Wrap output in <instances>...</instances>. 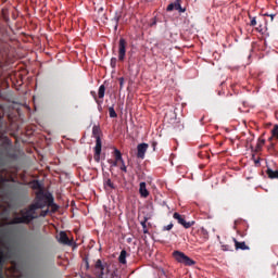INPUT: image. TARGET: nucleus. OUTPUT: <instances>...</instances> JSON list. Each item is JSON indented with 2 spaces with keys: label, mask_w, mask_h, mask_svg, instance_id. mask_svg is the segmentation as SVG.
Instances as JSON below:
<instances>
[{
  "label": "nucleus",
  "mask_w": 278,
  "mask_h": 278,
  "mask_svg": "<svg viewBox=\"0 0 278 278\" xmlns=\"http://www.w3.org/2000/svg\"><path fill=\"white\" fill-rule=\"evenodd\" d=\"M47 207V193L45 190L36 192L34 203L20 211V216H14L9 225H30L33 220L38 218V210Z\"/></svg>",
  "instance_id": "obj_1"
},
{
  "label": "nucleus",
  "mask_w": 278,
  "mask_h": 278,
  "mask_svg": "<svg viewBox=\"0 0 278 278\" xmlns=\"http://www.w3.org/2000/svg\"><path fill=\"white\" fill-rule=\"evenodd\" d=\"M93 275L96 278H108V275H110V266L108 263H103L101 258L97 260L93 266Z\"/></svg>",
  "instance_id": "obj_2"
},
{
  "label": "nucleus",
  "mask_w": 278,
  "mask_h": 278,
  "mask_svg": "<svg viewBox=\"0 0 278 278\" xmlns=\"http://www.w3.org/2000/svg\"><path fill=\"white\" fill-rule=\"evenodd\" d=\"M173 257L179 264H184V266H194V264H197V262H194V260L190 258V256L186 255V253H184L181 251H174Z\"/></svg>",
  "instance_id": "obj_3"
},
{
  "label": "nucleus",
  "mask_w": 278,
  "mask_h": 278,
  "mask_svg": "<svg viewBox=\"0 0 278 278\" xmlns=\"http://www.w3.org/2000/svg\"><path fill=\"white\" fill-rule=\"evenodd\" d=\"M127 47H128L127 39L119 38L118 50H117L118 62H125V58L127 56Z\"/></svg>",
  "instance_id": "obj_4"
},
{
  "label": "nucleus",
  "mask_w": 278,
  "mask_h": 278,
  "mask_svg": "<svg viewBox=\"0 0 278 278\" xmlns=\"http://www.w3.org/2000/svg\"><path fill=\"white\" fill-rule=\"evenodd\" d=\"M173 218L177 220L178 225H181L185 229H190V227H194L197 222L191 220V222H186V216L175 212L173 214Z\"/></svg>",
  "instance_id": "obj_5"
},
{
  "label": "nucleus",
  "mask_w": 278,
  "mask_h": 278,
  "mask_svg": "<svg viewBox=\"0 0 278 278\" xmlns=\"http://www.w3.org/2000/svg\"><path fill=\"white\" fill-rule=\"evenodd\" d=\"M148 150H149V143H139L137 146V157L139 160H144V155Z\"/></svg>",
  "instance_id": "obj_6"
},
{
  "label": "nucleus",
  "mask_w": 278,
  "mask_h": 278,
  "mask_svg": "<svg viewBox=\"0 0 278 278\" xmlns=\"http://www.w3.org/2000/svg\"><path fill=\"white\" fill-rule=\"evenodd\" d=\"M101 149H102L101 138H98L96 139L94 155H93V160L96 162H99L101 160Z\"/></svg>",
  "instance_id": "obj_7"
},
{
  "label": "nucleus",
  "mask_w": 278,
  "mask_h": 278,
  "mask_svg": "<svg viewBox=\"0 0 278 278\" xmlns=\"http://www.w3.org/2000/svg\"><path fill=\"white\" fill-rule=\"evenodd\" d=\"M59 242L61 244H66L67 247H73V240L68 239V235H66L64 231L60 232Z\"/></svg>",
  "instance_id": "obj_8"
},
{
  "label": "nucleus",
  "mask_w": 278,
  "mask_h": 278,
  "mask_svg": "<svg viewBox=\"0 0 278 278\" xmlns=\"http://www.w3.org/2000/svg\"><path fill=\"white\" fill-rule=\"evenodd\" d=\"M10 257H12V252L0 251V268L5 264V260H10Z\"/></svg>",
  "instance_id": "obj_9"
},
{
  "label": "nucleus",
  "mask_w": 278,
  "mask_h": 278,
  "mask_svg": "<svg viewBox=\"0 0 278 278\" xmlns=\"http://www.w3.org/2000/svg\"><path fill=\"white\" fill-rule=\"evenodd\" d=\"M139 193L143 199H147V197H149V190L147 189V182H140Z\"/></svg>",
  "instance_id": "obj_10"
},
{
  "label": "nucleus",
  "mask_w": 278,
  "mask_h": 278,
  "mask_svg": "<svg viewBox=\"0 0 278 278\" xmlns=\"http://www.w3.org/2000/svg\"><path fill=\"white\" fill-rule=\"evenodd\" d=\"M235 242V248L236 250H241V251H249V245H247L245 242H239L237 239H233Z\"/></svg>",
  "instance_id": "obj_11"
},
{
  "label": "nucleus",
  "mask_w": 278,
  "mask_h": 278,
  "mask_svg": "<svg viewBox=\"0 0 278 278\" xmlns=\"http://www.w3.org/2000/svg\"><path fill=\"white\" fill-rule=\"evenodd\" d=\"M113 155L115 157V162L118 164L125 162V160H123V153H121V150L118 149H114L113 151Z\"/></svg>",
  "instance_id": "obj_12"
},
{
  "label": "nucleus",
  "mask_w": 278,
  "mask_h": 278,
  "mask_svg": "<svg viewBox=\"0 0 278 278\" xmlns=\"http://www.w3.org/2000/svg\"><path fill=\"white\" fill-rule=\"evenodd\" d=\"M266 175L269 179H278V170H273L270 167L267 168Z\"/></svg>",
  "instance_id": "obj_13"
},
{
  "label": "nucleus",
  "mask_w": 278,
  "mask_h": 278,
  "mask_svg": "<svg viewBox=\"0 0 278 278\" xmlns=\"http://www.w3.org/2000/svg\"><path fill=\"white\" fill-rule=\"evenodd\" d=\"M118 262H119V264H127V251L126 250L121 251Z\"/></svg>",
  "instance_id": "obj_14"
},
{
  "label": "nucleus",
  "mask_w": 278,
  "mask_h": 278,
  "mask_svg": "<svg viewBox=\"0 0 278 278\" xmlns=\"http://www.w3.org/2000/svg\"><path fill=\"white\" fill-rule=\"evenodd\" d=\"M92 136L98 140V138H101V128L97 125L92 127Z\"/></svg>",
  "instance_id": "obj_15"
},
{
  "label": "nucleus",
  "mask_w": 278,
  "mask_h": 278,
  "mask_svg": "<svg viewBox=\"0 0 278 278\" xmlns=\"http://www.w3.org/2000/svg\"><path fill=\"white\" fill-rule=\"evenodd\" d=\"M31 188H33V190H39V192H40V190H43L42 185L38 180H34L31 182Z\"/></svg>",
  "instance_id": "obj_16"
},
{
  "label": "nucleus",
  "mask_w": 278,
  "mask_h": 278,
  "mask_svg": "<svg viewBox=\"0 0 278 278\" xmlns=\"http://www.w3.org/2000/svg\"><path fill=\"white\" fill-rule=\"evenodd\" d=\"M264 144H266V140L258 139V141L256 143V148H255L256 153L262 151V147H264Z\"/></svg>",
  "instance_id": "obj_17"
},
{
  "label": "nucleus",
  "mask_w": 278,
  "mask_h": 278,
  "mask_svg": "<svg viewBox=\"0 0 278 278\" xmlns=\"http://www.w3.org/2000/svg\"><path fill=\"white\" fill-rule=\"evenodd\" d=\"M148 222H149V217H144L143 220L140 222V225L143 229V233H149V229H147Z\"/></svg>",
  "instance_id": "obj_18"
},
{
  "label": "nucleus",
  "mask_w": 278,
  "mask_h": 278,
  "mask_svg": "<svg viewBox=\"0 0 278 278\" xmlns=\"http://www.w3.org/2000/svg\"><path fill=\"white\" fill-rule=\"evenodd\" d=\"M98 97L99 99H103V97H105V85H101L99 87Z\"/></svg>",
  "instance_id": "obj_19"
},
{
  "label": "nucleus",
  "mask_w": 278,
  "mask_h": 278,
  "mask_svg": "<svg viewBox=\"0 0 278 278\" xmlns=\"http://www.w3.org/2000/svg\"><path fill=\"white\" fill-rule=\"evenodd\" d=\"M109 116L110 118H118V114H116V111L114 110V105L109 108Z\"/></svg>",
  "instance_id": "obj_20"
},
{
  "label": "nucleus",
  "mask_w": 278,
  "mask_h": 278,
  "mask_svg": "<svg viewBox=\"0 0 278 278\" xmlns=\"http://www.w3.org/2000/svg\"><path fill=\"white\" fill-rule=\"evenodd\" d=\"M46 205H53V195L51 193H46Z\"/></svg>",
  "instance_id": "obj_21"
},
{
  "label": "nucleus",
  "mask_w": 278,
  "mask_h": 278,
  "mask_svg": "<svg viewBox=\"0 0 278 278\" xmlns=\"http://www.w3.org/2000/svg\"><path fill=\"white\" fill-rule=\"evenodd\" d=\"M273 138H276L278 140V125H276L271 130V137H269V141L273 140Z\"/></svg>",
  "instance_id": "obj_22"
},
{
  "label": "nucleus",
  "mask_w": 278,
  "mask_h": 278,
  "mask_svg": "<svg viewBox=\"0 0 278 278\" xmlns=\"http://www.w3.org/2000/svg\"><path fill=\"white\" fill-rule=\"evenodd\" d=\"M112 21L115 24L114 30L117 31V29H118V22L121 21V15H115Z\"/></svg>",
  "instance_id": "obj_23"
},
{
  "label": "nucleus",
  "mask_w": 278,
  "mask_h": 278,
  "mask_svg": "<svg viewBox=\"0 0 278 278\" xmlns=\"http://www.w3.org/2000/svg\"><path fill=\"white\" fill-rule=\"evenodd\" d=\"M104 186H108L109 188H111V190H116V186H114V182H112V179H106V181L104 182Z\"/></svg>",
  "instance_id": "obj_24"
},
{
  "label": "nucleus",
  "mask_w": 278,
  "mask_h": 278,
  "mask_svg": "<svg viewBox=\"0 0 278 278\" xmlns=\"http://www.w3.org/2000/svg\"><path fill=\"white\" fill-rule=\"evenodd\" d=\"M174 10H177L178 12H186V9H182L179 2H175Z\"/></svg>",
  "instance_id": "obj_25"
},
{
  "label": "nucleus",
  "mask_w": 278,
  "mask_h": 278,
  "mask_svg": "<svg viewBox=\"0 0 278 278\" xmlns=\"http://www.w3.org/2000/svg\"><path fill=\"white\" fill-rule=\"evenodd\" d=\"M118 62V59L112 58L111 59V68H116V63Z\"/></svg>",
  "instance_id": "obj_26"
},
{
  "label": "nucleus",
  "mask_w": 278,
  "mask_h": 278,
  "mask_svg": "<svg viewBox=\"0 0 278 278\" xmlns=\"http://www.w3.org/2000/svg\"><path fill=\"white\" fill-rule=\"evenodd\" d=\"M91 97H93L96 103H98L99 105H101V101H99V99H97V92L96 91H90Z\"/></svg>",
  "instance_id": "obj_27"
},
{
  "label": "nucleus",
  "mask_w": 278,
  "mask_h": 278,
  "mask_svg": "<svg viewBox=\"0 0 278 278\" xmlns=\"http://www.w3.org/2000/svg\"><path fill=\"white\" fill-rule=\"evenodd\" d=\"M173 227H174V224L170 223L169 225L164 226L163 229H162V231H170V229H173Z\"/></svg>",
  "instance_id": "obj_28"
},
{
  "label": "nucleus",
  "mask_w": 278,
  "mask_h": 278,
  "mask_svg": "<svg viewBox=\"0 0 278 278\" xmlns=\"http://www.w3.org/2000/svg\"><path fill=\"white\" fill-rule=\"evenodd\" d=\"M118 81H119V90H123V88H124V86H125V78H124V77H121V78L118 79Z\"/></svg>",
  "instance_id": "obj_29"
},
{
  "label": "nucleus",
  "mask_w": 278,
  "mask_h": 278,
  "mask_svg": "<svg viewBox=\"0 0 278 278\" xmlns=\"http://www.w3.org/2000/svg\"><path fill=\"white\" fill-rule=\"evenodd\" d=\"M121 164V170L123 172V173H127V165H125V161H123V163H119Z\"/></svg>",
  "instance_id": "obj_30"
},
{
  "label": "nucleus",
  "mask_w": 278,
  "mask_h": 278,
  "mask_svg": "<svg viewBox=\"0 0 278 278\" xmlns=\"http://www.w3.org/2000/svg\"><path fill=\"white\" fill-rule=\"evenodd\" d=\"M47 214H49V210L41 211L40 214L38 215V218H40V216H41L42 218H45V216H47Z\"/></svg>",
  "instance_id": "obj_31"
},
{
  "label": "nucleus",
  "mask_w": 278,
  "mask_h": 278,
  "mask_svg": "<svg viewBox=\"0 0 278 278\" xmlns=\"http://www.w3.org/2000/svg\"><path fill=\"white\" fill-rule=\"evenodd\" d=\"M175 10V3H170L167 5V12H173Z\"/></svg>",
  "instance_id": "obj_32"
},
{
  "label": "nucleus",
  "mask_w": 278,
  "mask_h": 278,
  "mask_svg": "<svg viewBox=\"0 0 278 278\" xmlns=\"http://www.w3.org/2000/svg\"><path fill=\"white\" fill-rule=\"evenodd\" d=\"M250 25L251 27H255V25H257V20L255 17H252Z\"/></svg>",
  "instance_id": "obj_33"
},
{
  "label": "nucleus",
  "mask_w": 278,
  "mask_h": 278,
  "mask_svg": "<svg viewBox=\"0 0 278 278\" xmlns=\"http://www.w3.org/2000/svg\"><path fill=\"white\" fill-rule=\"evenodd\" d=\"M108 162H109V164H111V166H113V167L118 166V163H117L116 161H114V160H109Z\"/></svg>",
  "instance_id": "obj_34"
},
{
  "label": "nucleus",
  "mask_w": 278,
  "mask_h": 278,
  "mask_svg": "<svg viewBox=\"0 0 278 278\" xmlns=\"http://www.w3.org/2000/svg\"><path fill=\"white\" fill-rule=\"evenodd\" d=\"M222 251H231V247H229L227 244H223L222 245Z\"/></svg>",
  "instance_id": "obj_35"
},
{
  "label": "nucleus",
  "mask_w": 278,
  "mask_h": 278,
  "mask_svg": "<svg viewBox=\"0 0 278 278\" xmlns=\"http://www.w3.org/2000/svg\"><path fill=\"white\" fill-rule=\"evenodd\" d=\"M275 149V143H270V146L268 147V151Z\"/></svg>",
  "instance_id": "obj_36"
},
{
  "label": "nucleus",
  "mask_w": 278,
  "mask_h": 278,
  "mask_svg": "<svg viewBox=\"0 0 278 278\" xmlns=\"http://www.w3.org/2000/svg\"><path fill=\"white\" fill-rule=\"evenodd\" d=\"M86 268L88 270V268H90V263L88 261H86Z\"/></svg>",
  "instance_id": "obj_37"
},
{
  "label": "nucleus",
  "mask_w": 278,
  "mask_h": 278,
  "mask_svg": "<svg viewBox=\"0 0 278 278\" xmlns=\"http://www.w3.org/2000/svg\"><path fill=\"white\" fill-rule=\"evenodd\" d=\"M269 16H270L271 21H273V18H275V15H274V14H271V15H269Z\"/></svg>",
  "instance_id": "obj_38"
},
{
  "label": "nucleus",
  "mask_w": 278,
  "mask_h": 278,
  "mask_svg": "<svg viewBox=\"0 0 278 278\" xmlns=\"http://www.w3.org/2000/svg\"><path fill=\"white\" fill-rule=\"evenodd\" d=\"M0 278H3V276L0 275Z\"/></svg>",
  "instance_id": "obj_39"
}]
</instances>
